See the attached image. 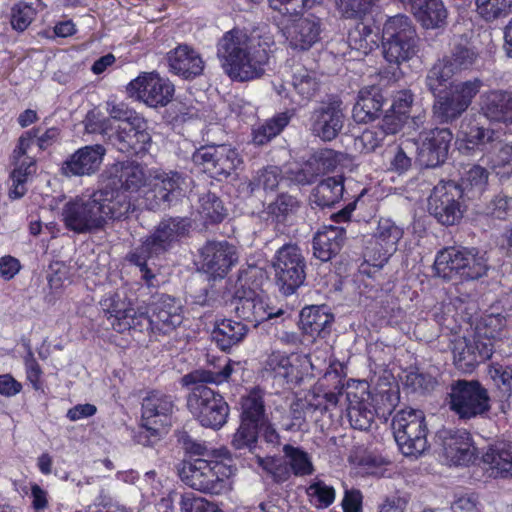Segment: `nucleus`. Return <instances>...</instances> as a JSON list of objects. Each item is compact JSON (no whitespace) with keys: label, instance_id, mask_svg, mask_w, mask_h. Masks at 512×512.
Masks as SVG:
<instances>
[{"label":"nucleus","instance_id":"obj_1","mask_svg":"<svg viewBox=\"0 0 512 512\" xmlns=\"http://www.w3.org/2000/svg\"><path fill=\"white\" fill-rule=\"evenodd\" d=\"M132 207L126 193L104 189L71 198L63 204L60 216L68 230L85 234L102 229L108 219L126 217Z\"/></svg>","mask_w":512,"mask_h":512},{"label":"nucleus","instance_id":"obj_2","mask_svg":"<svg viewBox=\"0 0 512 512\" xmlns=\"http://www.w3.org/2000/svg\"><path fill=\"white\" fill-rule=\"evenodd\" d=\"M235 366L239 367L240 363L229 360L220 371L197 369L182 377V385L191 390L187 397V407L202 426L219 429L227 422V402L206 384L226 381L234 372Z\"/></svg>","mask_w":512,"mask_h":512},{"label":"nucleus","instance_id":"obj_3","mask_svg":"<svg viewBox=\"0 0 512 512\" xmlns=\"http://www.w3.org/2000/svg\"><path fill=\"white\" fill-rule=\"evenodd\" d=\"M217 57L225 73L238 81L262 76L269 59L267 51L255 46L247 33L240 29H232L219 39Z\"/></svg>","mask_w":512,"mask_h":512},{"label":"nucleus","instance_id":"obj_4","mask_svg":"<svg viewBox=\"0 0 512 512\" xmlns=\"http://www.w3.org/2000/svg\"><path fill=\"white\" fill-rule=\"evenodd\" d=\"M235 469L221 460L196 458L185 461L179 470L181 480L190 488L220 495L231 489L230 478Z\"/></svg>","mask_w":512,"mask_h":512},{"label":"nucleus","instance_id":"obj_5","mask_svg":"<svg viewBox=\"0 0 512 512\" xmlns=\"http://www.w3.org/2000/svg\"><path fill=\"white\" fill-rule=\"evenodd\" d=\"M434 269L446 280H477L486 275L489 266L485 253L477 248L452 246L437 253Z\"/></svg>","mask_w":512,"mask_h":512},{"label":"nucleus","instance_id":"obj_6","mask_svg":"<svg viewBox=\"0 0 512 512\" xmlns=\"http://www.w3.org/2000/svg\"><path fill=\"white\" fill-rule=\"evenodd\" d=\"M479 53L467 37L459 36L453 38L450 43L449 52L433 64L426 76L428 89L433 93L439 89L453 76L471 69L477 62Z\"/></svg>","mask_w":512,"mask_h":512},{"label":"nucleus","instance_id":"obj_7","mask_svg":"<svg viewBox=\"0 0 512 512\" xmlns=\"http://www.w3.org/2000/svg\"><path fill=\"white\" fill-rule=\"evenodd\" d=\"M416 28L410 17L397 14L383 24L382 47L384 58L391 64L410 60L418 52Z\"/></svg>","mask_w":512,"mask_h":512},{"label":"nucleus","instance_id":"obj_8","mask_svg":"<svg viewBox=\"0 0 512 512\" xmlns=\"http://www.w3.org/2000/svg\"><path fill=\"white\" fill-rule=\"evenodd\" d=\"M395 441L405 456L418 457L428 449L427 425L421 410L403 409L392 420Z\"/></svg>","mask_w":512,"mask_h":512},{"label":"nucleus","instance_id":"obj_9","mask_svg":"<svg viewBox=\"0 0 512 512\" xmlns=\"http://www.w3.org/2000/svg\"><path fill=\"white\" fill-rule=\"evenodd\" d=\"M260 273V270L256 267H249L240 271L236 282V286L243 291L237 290L236 292L235 312L238 317L252 323L254 326L283 314L281 309L274 310L269 307L264 297L250 286L249 281L256 278Z\"/></svg>","mask_w":512,"mask_h":512},{"label":"nucleus","instance_id":"obj_10","mask_svg":"<svg viewBox=\"0 0 512 512\" xmlns=\"http://www.w3.org/2000/svg\"><path fill=\"white\" fill-rule=\"evenodd\" d=\"M482 86L483 82L479 78L451 84L448 91L440 93L435 99V118L441 123H451L458 119L469 108Z\"/></svg>","mask_w":512,"mask_h":512},{"label":"nucleus","instance_id":"obj_11","mask_svg":"<svg viewBox=\"0 0 512 512\" xmlns=\"http://www.w3.org/2000/svg\"><path fill=\"white\" fill-rule=\"evenodd\" d=\"M273 267L276 283L286 296L295 293L305 281L306 261L296 244L288 243L280 247L275 254Z\"/></svg>","mask_w":512,"mask_h":512},{"label":"nucleus","instance_id":"obj_12","mask_svg":"<svg viewBox=\"0 0 512 512\" xmlns=\"http://www.w3.org/2000/svg\"><path fill=\"white\" fill-rule=\"evenodd\" d=\"M487 390L475 380H457L451 384L449 407L461 419H471L490 409Z\"/></svg>","mask_w":512,"mask_h":512},{"label":"nucleus","instance_id":"obj_13","mask_svg":"<svg viewBox=\"0 0 512 512\" xmlns=\"http://www.w3.org/2000/svg\"><path fill=\"white\" fill-rule=\"evenodd\" d=\"M460 133L466 142L467 149L478 148L481 151H492L498 146L497 165L512 168V141H507V134L502 129L479 126L477 123L462 124Z\"/></svg>","mask_w":512,"mask_h":512},{"label":"nucleus","instance_id":"obj_14","mask_svg":"<svg viewBox=\"0 0 512 512\" xmlns=\"http://www.w3.org/2000/svg\"><path fill=\"white\" fill-rule=\"evenodd\" d=\"M462 190L453 181L440 182L428 199L429 212L443 225H454L462 216L460 199Z\"/></svg>","mask_w":512,"mask_h":512},{"label":"nucleus","instance_id":"obj_15","mask_svg":"<svg viewBox=\"0 0 512 512\" xmlns=\"http://www.w3.org/2000/svg\"><path fill=\"white\" fill-rule=\"evenodd\" d=\"M194 164L215 176L228 177L242 164V158L230 145H208L197 149L192 155Z\"/></svg>","mask_w":512,"mask_h":512},{"label":"nucleus","instance_id":"obj_16","mask_svg":"<svg viewBox=\"0 0 512 512\" xmlns=\"http://www.w3.org/2000/svg\"><path fill=\"white\" fill-rule=\"evenodd\" d=\"M188 186L189 178L183 173L174 170L157 172L153 189L145 193L144 206L150 210L169 206Z\"/></svg>","mask_w":512,"mask_h":512},{"label":"nucleus","instance_id":"obj_17","mask_svg":"<svg viewBox=\"0 0 512 512\" xmlns=\"http://www.w3.org/2000/svg\"><path fill=\"white\" fill-rule=\"evenodd\" d=\"M294 16H286L278 24L279 29L288 45L295 50H309L320 40L322 32L321 19L313 14H308L294 19Z\"/></svg>","mask_w":512,"mask_h":512},{"label":"nucleus","instance_id":"obj_18","mask_svg":"<svg viewBox=\"0 0 512 512\" xmlns=\"http://www.w3.org/2000/svg\"><path fill=\"white\" fill-rule=\"evenodd\" d=\"M189 231V224L182 218H167L160 221L153 232L139 245V253L158 256L170 250Z\"/></svg>","mask_w":512,"mask_h":512},{"label":"nucleus","instance_id":"obj_19","mask_svg":"<svg viewBox=\"0 0 512 512\" xmlns=\"http://www.w3.org/2000/svg\"><path fill=\"white\" fill-rule=\"evenodd\" d=\"M341 100L333 99L321 103L310 116L312 134L323 141L334 140L342 131L346 120Z\"/></svg>","mask_w":512,"mask_h":512},{"label":"nucleus","instance_id":"obj_20","mask_svg":"<svg viewBox=\"0 0 512 512\" xmlns=\"http://www.w3.org/2000/svg\"><path fill=\"white\" fill-rule=\"evenodd\" d=\"M127 90L131 96L154 108L166 106L174 94L173 84L155 73L140 75L129 83Z\"/></svg>","mask_w":512,"mask_h":512},{"label":"nucleus","instance_id":"obj_21","mask_svg":"<svg viewBox=\"0 0 512 512\" xmlns=\"http://www.w3.org/2000/svg\"><path fill=\"white\" fill-rule=\"evenodd\" d=\"M452 139L453 134L448 128L420 132L416 140L420 165L433 168L443 163Z\"/></svg>","mask_w":512,"mask_h":512},{"label":"nucleus","instance_id":"obj_22","mask_svg":"<svg viewBox=\"0 0 512 512\" xmlns=\"http://www.w3.org/2000/svg\"><path fill=\"white\" fill-rule=\"evenodd\" d=\"M150 141L151 136L144 118H133L132 122L119 123L109 137V143L118 151L128 154L146 151Z\"/></svg>","mask_w":512,"mask_h":512},{"label":"nucleus","instance_id":"obj_23","mask_svg":"<svg viewBox=\"0 0 512 512\" xmlns=\"http://www.w3.org/2000/svg\"><path fill=\"white\" fill-rule=\"evenodd\" d=\"M200 256L202 270L214 278H223L238 261L237 248L227 241H208Z\"/></svg>","mask_w":512,"mask_h":512},{"label":"nucleus","instance_id":"obj_24","mask_svg":"<svg viewBox=\"0 0 512 512\" xmlns=\"http://www.w3.org/2000/svg\"><path fill=\"white\" fill-rule=\"evenodd\" d=\"M150 318H142L153 324L156 331L168 334L183 321V307L181 301L167 294H160L153 298L149 304Z\"/></svg>","mask_w":512,"mask_h":512},{"label":"nucleus","instance_id":"obj_25","mask_svg":"<svg viewBox=\"0 0 512 512\" xmlns=\"http://www.w3.org/2000/svg\"><path fill=\"white\" fill-rule=\"evenodd\" d=\"M105 154L100 144L81 147L62 163L61 173L66 177L90 176L99 170Z\"/></svg>","mask_w":512,"mask_h":512},{"label":"nucleus","instance_id":"obj_26","mask_svg":"<svg viewBox=\"0 0 512 512\" xmlns=\"http://www.w3.org/2000/svg\"><path fill=\"white\" fill-rule=\"evenodd\" d=\"M174 403L171 396L159 391H152L142 401L143 426L157 433L160 427L168 425Z\"/></svg>","mask_w":512,"mask_h":512},{"label":"nucleus","instance_id":"obj_27","mask_svg":"<svg viewBox=\"0 0 512 512\" xmlns=\"http://www.w3.org/2000/svg\"><path fill=\"white\" fill-rule=\"evenodd\" d=\"M492 354V344L480 341L475 335L472 340L465 337L458 338L453 345L454 363L463 371L473 369L477 364L489 359Z\"/></svg>","mask_w":512,"mask_h":512},{"label":"nucleus","instance_id":"obj_28","mask_svg":"<svg viewBox=\"0 0 512 512\" xmlns=\"http://www.w3.org/2000/svg\"><path fill=\"white\" fill-rule=\"evenodd\" d=\"M443 455L450 465L466 466L476 456L470 434L466 430L447 431L443 436Z\"/></svg>","mask_w":512,"mask_h":512},{"label":"nucleus","instance_id":"obj_29","mask_svg":"<svg viewBox=\"0 0 512 512\" xmlns=\"http://www.w3.org/2000/svg\"><path fill=\"white\" fill-rule=\"evenodd\" d=\"M347 417L354 429L368 430L375 417L372 408L371 395L365 387L357 388L356 391L347 392Z\"/></svg>","mask_w":512,"mask_h":512},{"label":"nucleus","instance_id":"obj_30","mask_svg":"<svg viewBox=\"0 0 512 512\" xmlns=\"http://www.w3.org/2000/svg\"><path fill=\"white\" fill-rule=\"evenodd\" d=\"M482 462L490 476H512V442L497 440L489 444L482 454Z\"/></svg>","mask_w":512,"mask_h":512},{"label":"nucleus","instance_id":"obj_31","mask_svg":"<svg viewBox=\"0 0 512 512\" xmlns=\"http://www.w3.org/2000/svg\"><path fill=\"white\" fill-rule=\"evenodd\" d=\"M169 69L185 79L195 78L204 69L200 54L187 45H179L167 54Z\"/></svg>","mask_w":512,"mask_h":512},{"label":"nucleus","instance_id":"obj_32","mask_svg":"<svg viewBox=\"0 0 512 512\" xmlns=\"http://www.w3.org/2000/svg\"><path fill=\"white\" fill-rule=\"evenodd\" d=\"M481 99V110L488 120L512 124V91L491 90Z\"/></svg>","mask_w":512,"mask_h":512},{"label":"nucleus","instance_id":"obj_33","mask_svg":"<svg viewBox=\"0 0 512 512\" xmlns=\"http://www.w3.org/2000/svg\"><path fill=\"white\" fill-rule=\"evenodd\" d=\"M334 316L326 306H310L300 313V326L303 332L313 338H325L332 329Z\"/></svg>","mask_w":512,"mask_h":512},{"label":"nucleus","instance_id":"obj_34","mask_svg":"<svg viewBox=\"0 0 512 512\" xmlns=\"http://www.w3.org/2000/svg\"><path fill=\"white\" fill-rule=\"evenodd\" d=\"M345 241V229L339 226H325L313 238V254L323 261L337 255Z\"/></svg>","mask_w":512,"mask_h":512},{"label":"nucleus","instance_id":"obj_35","mask_svg":"<svg viewBox=\"0 0 512 512\" xmlns=\"http://www.w3.org/2000/svg\"><path fill=\"white\" fill-rule=\"evenodd\" d=\"M116 172L121 189H111L110 191L126 193L130 201L134 204V207H132L130 211L134 210L137 206H141L142 203L136 204L135 201L131 199L129 193L139 192L140 189L145 186L147 181L145 168L139 163L125 161L116 166Z\"/></svg>","mask_w":512,"mask_h":512},{"label":"nucleus","instance_id":"obj_36","mask_svg":"<svg viewBox=\"0 0 512 512\" xmlns=\"http://www.w3.org/2000/svg\"><path fill=\"white\" fill-rule=\"evenodd\" d=\"M384 98L377 86L364 87L359 91L353 108V117L357 122L374 120L383 106Z\"/></svg>","mask_w":512,"mask_h":512},{"label":"nucleus","instance_id":"obj_37","mask_svg":"<svg viewBox=\"0 0 512 512\" xmlns=\"http://www.w3.org/2000/svg\"><path fill=\"white\" fill-rule=\"evenodd\" d=\"M375 236L377 238V243H382L385 248H383L379 257L374 259L373 265L377 269H382L387 263L389 257L396 250V245L403 236V230L392 220L381 219L378 223Z\"/></svg>","mask_w":512,"mask_h":512},{"label":"nucleus","instance_id":"obj_38","mask_svg":"<svg viewBox=\"0 0 512 512\" xmlns=\"http://www.w3.org/2000/svg\"><path fill=\"white\" fill-rule=\"evenodd\" d=\"M415 18L426 29L443 26L447 19V9L442 0H420L411 8Z\"/></svg>","mask_w":512,"mask_h":512},{"label":"nucleus","instance_id":"obj_39","mask_svg":"<svg viewBox=\"0 0 512 512\" xmlns=\"http://www.w3.org/2000/svg\"><path fill=\"white\" fill-rule=\"evenodd\" d=\"M247 332L248 329L245 324L231 319H223L216 324L211 337L221 350L227 351L240 343Z\"/></svg>","mask_w":512,"mask_h":512},{"label":"nucleus","instance_id":"obj_40","mask_svg":"<svg viewBox=\"0 0 512 512\" xmlns=\"http://www.w3.org/2000/svg\"><path fill=\"white\" fill-rule=\"evenodd\" d=\"M347 43L352 50L367 55L379 46V32L373 25L358 22L348 32Z\"/></svg>","mask_w":512,"mask_h":512},{"label":"nucleus","instance_id":"obj_41","mask_svg":"<svg viewBox=\"0 0 512 512\" xmlns=\"http://www.w3.org/2000/svg\"><path fill=\"white\" fill-rule=\"evenodd\" d=\"M344 179L342 176L327 177L320 181L310 196L311 203L321 207H331L343 196Z\"/></svg>","mask_w":512,"mask_h":512},{"label":"nucleus","instance_id":"obj_42","mask_svg":"<svg viewBox=\"0 0 512 512\" xmlns=\"http://www.w3.org/2000/svg\"><path fill=\"white\" fill-rule=\"evenodd\" d=\"M480 341L490 342L495 349L497 343L507 337L506 318L500 314L484 315L475 329Z\"/></svg>","mask_w":512,"mask_h":512},{"label":"nucleus","instance_id":"obj_43","mask_svg":"<svg viewBox=\"0 0 512 512\" xmlns=\"http://www.w3.org/2000/svg\"><path fill=\"white\" fill-rule=\"evenodd\" d=\"M100 307L110 320V324L117 332L127 330V314L131 307L118 293L107 294L101 301Z\"/></svg>","mask_w":512,"mask_h":512},{"label":"nucleus","instance_id":"obj_44","mask_svg":"<svg viewBox=\"0 0 512 512\" xmlns=\"http://www.w3.org/2000/svg\"><path fill=\"white\" fill-rule=\"evenodd\" d=\"M300 209L299 200L282 193L267 207V213L276 224L291 225Z\"/></svg>","mask_w":512,"mask_h":512},{"label":"nucleus","instance_id":"obj_45","mask_svg":"<svg viewBox=\"0 0 512 512\" xmlns=\"http://www.w3.org/2000/svg\"><path fill=\"white\" fill-rule=\"evenodd\" d=\"M488 171L479 166L472 165L464 171L458 187L462 190V195L467 198H475L480 196L485 190L488 182Z\"/></svg>","mask_w":512,"mask_h":512},{"label":"nucleus","instance_id":"obj_46","mask_svg":"<svg viewBox=\"0 0 512 512\" xmlns=\"http://www.w3.org/2000/svg\"><path fill=\"white\" fill-rule=\"evenodd\" d=\"M282 179V171L278 166H267L258 170L251 180L241 186L248 194H254L260 189L274 191Z\"/></svg>","mask_w":512,"mask_h":512},{"label":"nucleus","instance_id":"obj_47","mask_svg":"<svg viewBox=\"0 0 512 512\" xmlns=\"http://www.w3.org/2000/svg\"><path fill=\"white\" fill-rule=\"evenodd\" d=\"M264 393L261 389H254L241 400V421L259 426L266 421Z\"/></svg>","mask_w":512,"mask_h":512},{"label":"nucleus","instance_id":"obj_48","mask_svg":"<svg viewBox=\"0 0 512 512\" xmlns=\"http://www.w3.org/2000/svg\"><path fill=\"white\" fill-rule=\"evenodd\" d=\"M46 5L42 0L35 3L19 2L11 8L10 23L14 30L25 31L35 19L38 11L43 10Z\"/></svg>","mask_w":512,"mask_h":512},{"label":"nucleus","instance_id":"obj_49","mask_svg":"<svg viewBox=\"0 0 512 512\" xmlns=\"http://www.w3.org/2000/svg\"><path fill=\"white\" fill-rule=\"evenodd\" d=\"M291 115L283 112L253 130V143L264 145L277 136L289 123Z\"/></svg>","mask_w":512,"mask_h":512},{"label":"nucleus","instance_id":"obj_50","mask_svg":"<svg viewBox=\"0 0 512 512\" xmlns=\"http://www.w3.org/2000/svg\"><path fill=\"white\" fill-rule=\"evenodd\" d=\"M266 372L278 380L280 385L293 381L295 367L292 365L289 357L281 354H272L265 366Z\"/></svg>","mask_w":512,"mask_h":512},{"label":"nucleus","instance_id":"obj_51","mask_svg":"<svg viewBox=\"0 0 512 512\" xmlns=\"http://www.w3.org/2000/svg\"><path fill=\"white\" fill-rule=\"evenodd\" d=\"M284 456L289 465L290 471L295 476L311 475L314 471L309 455L300 448L292 445H284Z\"/></svg>","mask_w":512,"mask_h":512},{"label":"nucleus","instance_id":"obj_52","mask_svg":"<svg viewBox=\"0 0 512 512\" xmlns=\"http://www.w3.org/2000/svg\"><path fill=\"white\" fill-rule=\"evenodd\" d=\"M476 11L486 21L507 17L512 12V0H476Z\"/></svg>","mask_w":512,"mask_h":512},{"label":"nucleus","instance_id":"obj_53","mask_svg":"<svg viewBox=\"0 0 512 512\" xmlns=\"http://www.w3.org/2000/svg\"><path fill=\"white\" fill-rule=\"evenodd\" d=\"M292 85L303 101H309L318 90V82L314 74L305 68H299L294 72Z\"/></svg>","mask_w":512,"mask_h":512},{"label":"nucleus","instance_id":"obj_54","mask_svg":"<svg viewBox=\"0 0 512 512\" xmlns=\"http://www.w3.org/2000/svg\"><path fill=\"white\" fill-rule=\"evenodd\" d=\"M199 213L202 218L212 223L221 222L226 216V209L222 201L213 193H207L200 197Z\"/></svg>","mask_w":512,"mask_h":512},{"label":"nucleus","instance_id":"obj_55","mask_svg":"<svg viewBox=\"0 0 512 512\" xmlns=\"http://www.w3.org/2000/svg\"><path fill=\"white\" fill-rule=\"evenodd\" d=\"M319 403H315L314 392L307 393L304 398L295 399L290 406V413L292 419L295 421L294 425L301 426L308 417H312L314 413L318 412Z\"/></svg>","mask_w":512,"mask_h":512},{"label":"nucleus","instance_id":"obj_56","mask_svg":"<svg viewBox=\"0 0 512 512\" xmlns=\"http://www.w3.org/2000/svg\"><path fill=\"white\" fill-rule=\"evenodd\" d=\"M258 426L249 422L241 421V424L235 432L232 445L235 449H248L255 453L257 448Z\"/></svg>","mask_w":512,"mask_h":512},{"label":"nucleus","instance_id":"obj_57","mask_svg":"<svg viewBox=\"0 0 512 512\" xmlns=\"http://www.w3.org/2000/svg\"><path fill=\"white\" fill-rule=\"evenodd\" d=\"M310 501L319 509L329 507L335 500V489L322 480L311 483L306 489Z\"/></svg>","mask_w":512,"mask_h":512},{"label":"nucleus","instance_id":"obj_58","mask_svg":"<svg viewBox=\"0 0 512 512\" xmlns=\"http://www.w3.org/2000/svg\"><path fill=\"white\" fill-rule=\"evenodd\" d=\"M257 464L267 473H269L275 482L282 483L288 480L291 471L288 463H284L280 458L262 457L255 454Z\"/></svg>","mask_w":512,"mask_h":512},{"label":"nucleus","instance_id":"obj_59","mask_svg":"<svg viewBox=\"0 0 512 512\" xmlns=\"http://www.w3.org/2000/svg\"><path fill=\"white\" fill-rule=\"evenodd\" d=\"M270 7L278 11L282 18L297 16L302 9H310L322 0H268Z\"/></svg>","mask_w":512,"mask_h":512},{"label":"nucleus","instance_id":"obj_60","mask_svg":"<svg viewBox=\"0 0 512 512\" xmlns=\"http://www.w3.org/2000/svg\"><path fill=\"white\" fill-rule=\"evenodd\" d=\"M85 130L89 134H101L109 141L114 127L111 119L103 117L99 112L91 110L87 113L84 119Z\"/></svg>","mask_w":512,"mask_h":512},{"label":"nucleus","instance_id":"obj_61","mask_svg":"<svg viewBox=\"0 0 512 512\" xmlns=\"http://www.w3.org/2000/svg\"><path fill=\"white\" fill-rule=\"evenodd\" d=\"M24 164H26V162H22L16 166L11 174L12 188L10 189L9 195L13 199L20 198L26 193L25 183L28 177L35 172L31 159L26 167H24Z\"/></svg>","mask_w":512,"mask_h":512},{"label":"nucleus","instance_id":"obj_62","mask_svg":"<svg viewBox=\"0 0 512 512\" xmlns=\"http://www.w3.org/2000/svg\"><path fill=\"white\" fill-rule=\"evenodd\" d=\"M37 147V141L34 135L33 130L26 131L18 141V145L14 150V159L16 160V166H18L22 162H26L24 167L30 162V159L33 161V166L35 167V160L33 150Z\"/></svg>","mask_w":512,"mask_h":512},{"label":"nucleus","instance_id":"obj_63","mask_svg":"<svg viewBox=\"0 0 512 512\" xmlns=\"http://www.w3.org/2000/svg\"><path fill=\"white\" fill-rule=\"evenodd\" d=\"M140 248L137 247L130 255V261L133 262L135 265H137L140 268L141 277L145 280L148 286H156L158 285L157 281V275L154 272L151 265H154L153 262L151 264L149 263L150 260H152L155 257H158L156 254H143L139 253Z\"/></svg>","mask_w":512,"mask_h":512},{"label":"nucleus","instance_id":"obj_64","mask_svg":"<svg viewBox=\"0 0 512 512\" xmlns=\"http://www.w3.org/2000/svg\"><path fill=\"white\" fill-rule=\"evenodd\" d=\"M179 505L181 512H222L216 504L192 494L183 495Z\"/></svg>","mask_w":512,"mask_h":512}]
</instances>
